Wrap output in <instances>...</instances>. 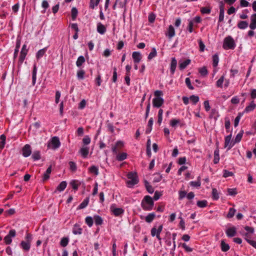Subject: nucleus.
I'll return each mask as SVG.
<instances>
[{"label": "nucleus", "mask_w": 256, "mask_h": 256, "mask_svg": "<svg viewBox=\"0 0 256 256\" xmlns=\"http://www.w3.org/2000/svg\"><path fill=\"white\" fill-rule=\"evenodd\" d=\"M154 98L152 100V104L154 107L160 108L164 104V99L162 98L163 93L161 90H156L154 93Z\"/></svg>", "instance_id": "1"}, {"label": "nucleus", "mask_w": 256, "mask_h": 256, "mask_svg": "<svg viewBox=\"0 0 256 256\" xmlns=\"http://www.w3.org/2000/svg\"><path fill=\"white\" fill-rule=\"evenodd\" d=\"M236 46V42L231 36H228L224 38L222 44L224 49L226 50H234Z\"/></svg>", "instance_id": "2"}, {"label": "nucleus", "mask_w": 256, "mask_h": 256, "mask_svg": "<svg viewBox=\"0 0 256 256\" xmlns=\"http://www.w3.org/2000/svg\"><path fill=\"white\" fill-rule=\"evenodd\" d=\"M142 208L146 210H150L154 206V202L152 198L149 196H146L142 202Z\"/></svg>", "instance_id": "3"}, {"label": "nucleus", "mask_w": 256, "mask_h": 256, "mask_svg": "<svg viewBox=\"0 0 256 256\" xmlns=\"http://www.w3.org/2000/svg\"><path fill=\"white\" fill-rule=\"evenodd\" d=\"M127 176V185L130 188L133 186L138 182V176L136 172H130L128 174Z\"/></svg>", "instance_id": "4"}, {"label": "nucleus", "mask_w": 256, "mask_h": 256, "mask_svg": "<svg viewBox=\"0 0 256 256\" xmlns=\"http://www.w3.org/2000/svg\"><path fill=\"white\" fill-rule=\"evenodd\" d=\"M60 145L59 138L56 136L52 138L48 144V147L52 150L58 148Z\"/></svg>", "instance_id": "5"}, {"label": "nucleus", "mask_w": 256, "mask_h": 256, "mask_svg": "<svg viewBox=\"0 0 256 256\" xmlns=\"http://www.w3.org/2000/svg\"><path fill=\"white\" fill-rule=\"evenodd\" d=\"M110 211L116 216H120L124 212V210L122 208L117 207L115 204L110 206Z\"/></svg>", "instance_id": "6"}, {"label": "nucleus", "mask_w": 256, "mask_h": 256, "mask_svg": "<svg viewBox=\"0 0 256 256\" xmlns=\"http://www.w3.org/2000/svg\"><path fill=\"white\" fill-rule=\"evenodd\" d=\"M16 236V232L14 230H10L8 234L4 238V240L6 244H10L12 242V238H14Z\"/></svg>", "instance_id": "7"}, {"label": "nucleus", "mask_w": 256, "mask_h": 256, "mask_svg": "<svg viewBox=\"0 0 256 256\" xmlns=\"http://www.w3.org/2000/svg\"><path fill=\"white\" fill-rule=\"evenodd\" d=\"M232 134L225 137L224 148H226L227 150H230L236 144L234 140H232Z\"/></svg>", "instance_id": "8"}, {"label": "nucleus", "mask_w": 256, "mask_h": 256, "mask_svg": "<svg viewBox=\"0 0 256 256\" xmlns=\"http://www.w3.org/2000/svg\"><path fill=\"white\" fill-rule=\"evenodd\" d=\"M28 49L26 44L22 46V48L20 51V56L19 58V63L21 65L24 60L26 56L28 54Z\"/></svg>", "instance_id": "9"}, {"label": "nucleus", "mask_w": 256, "mask_h": 256, "mask_svg": "<svg viewBox=\"0 0 256 256\" xmlns=\"http://www.w3.org/2000/svg\"><path fill=\"white\" fill-rule=\"evenodd\" d=\"M162 228L163 226L162 224L160 225L157 228L156 227L152 228L151 230V235L152 236L160 235L162 231Z\"/></svg>", "instance_id": "10"}, {"label": "nucleus", "mask_w": 256, "mask_h": 256, "mask_svg": "<svg viewBox=\"0 0 256 256\" xmlns=\"http://www.w3.org/2000/svg\"><path fill=\"white\" fill-rule=\"evenodd\" d=\"M22 156L24 157H28L32 153L30 146L28 144L25 145L22 149Z\"/></svg>", "instance_id": "11"}, {"label": "nucleus", "mask_w": 256, "mask_h": 256, "mask_svg": "<svg viewBox=\"0 0 256 256\" xmlns=\"http://www.w3.org/2000/svg\"><path fill=\"white\" fill-rule=\"evenodd\" d=\"M166 35L170 39H171L175 36V30L172 26L170 25L168 26L167 32L166 33Z\"/></svg>", "instance_id": "12"}, {"label": "nucleus", "mask_w": 256, "mask_h": 256, "mask_svg": "<svg viewBox=\"0 0 256 256\" xmlns=\"http://www.w3.org/2000/svg\"><path fill=\"white\" fill-rule=\"evenodd\" d=\"M132 58L135 64H138L142 60V54L138 52H134L132 54Z\"/></svg>", "instance_id": "13"}, {"label": "nucleus", "mask_w": 256, "mask_h": 256, "mask_svg": "<svg viewBox=\"0 0 256 256\" xmlns=\"http://www.w3.org/2000/svg\"><path fill=\"white\" fill-rule=\"evenodd\" d=\"M256 108V104H254V101L250 102V103L247 106L244 110V112L248 113L254 110Z\"/></svg>", "instance_id": "14"}, {"label": "nucleus", "mask_w": 256, "mask_h": 256, "mask_svg": "<svg viewBox=\"0 0 256 256\" xmlns=\"http://www.w3.org/2000/svg\"><path fill=\"white\" fill-rule=\"evenodd\" d=\"M236 230L234 226L230 227L226 230V234L228 237H232L236 235Z\"/></svg>", "instance_id": "15"}, {"label": "nucleus", "mask_w": 256, "mask_h": 256, "mask_svg": "<svg viewBox=\"0 0 256 256\" xmlns=\"http://www.w3.org/2000/svg\"><path fill=\"white\" fill-rule=\"evenodd\" d=\"M191 62L190 60L187 59L184 61H180L178 68L180 70H184Z\"/></svg>", "instance_id": "16"}, {"label": "nucleus", "mask_w": 256, "mask_h": 256, "mask_svg": "<svg viewBox=\"0 0 256 256\" xmlns=\"http://www.w3.org/2000/svg\"><path fill=\"white\" fill-rule=\"evenodd\" d=\"M177 66V61L175 58H172L170 66V71L172 74H174L175 72L176 68Z\"/></svg>", "instance_id": "17"}, {"label": "nucleus", "mask_w": 256, "mask_h": 256, "mask_svg": "<svg viewBox=\"0 0 256 256\" xmlns=\"http://www.w3.org/2000/svg\"><path fill=\"white\" fill-rule=\"evenodd\" d=\"M250 21V28L252 30H255L256 28V13L252 15Z\"/></svg>", "instance_id": "18"}, {"label": "nucleus", "mask_w": 256, "mask_h": 256, "mask_svg": "<svg viewBox=\"0 0 256 256\" xmlns=\"http://www.w3.org/2000/svg\"><path fill=\"white\" fill-rule=\"evenodd\" d=\"M224 4L222 2L220 3V16L218 18V21L221 22L224 20Z\"/></svg>", "instance_id": "19"}, {"label": "nucleus", "mask_w": 256, "mask_h": 256, "mask_svg": "<svg viewBox=\"0 0 256 256\" xmlns=\"http://www.w3.org/2000/svg\"><path fill=\"white\" fill-rule=\"evenodd\" d=\"M20 246L21 248L26 251H28L30 248V241H22Z\"/></svg>", "instance_id": "20"}, {"label": "nucleus", "mask_w": 256, "mask_h": 256, "mask_svg": "<svg viewBox=\"0 0 256 256\" xmlns=\"http://www.w3.org/2000/svg\"><path fill=\"white\" fill-rule=\"evenodd\" d=\"M79 152L83 158H86L88 154L89 148L87 146H83L80 149Z\"/></svg>", "instance_id": "21"}, {"label": "nucleus", "mask_w": 256, "mask_h": 256, "mask_svg": "<svg viewBox=\"0 0 256 256\" xmlns=\"http://www.w3.org/2000/svg\"><path fill=\"white\" fill-rule=\"evenodd\" d=\"M97 31L99 34H103L106 31V28L102 23L98 22L97 24Z\"/></svg>", "instance_id": "22"}, {"label": "nucleus", "mask_w": 256, "mask_h": 256, "mask_svg": "<svg viewBox=\"0 0 256 256\" xmlns=\"http://www.w3.org/2000/svg\"><path fill=\"white\" fill-rule=\"evenodd\" d=\"M66 181H62L57 186L56 190L59 192H62L66 188Z\"/></svg>", "instance_id": "23"}, {"label": "nucleus", "mask_w": 256, "mask_h": 256, "mask_svg": "<svg viewBox=\"0 0 256 256\" xmlns=\"http://www.w3.org/2000/svg\"><path fill=\"white\" fill-rule=\"evenodd\" d=\"M155 216L156 214L154 213H150L145 217V220L148 223H150L153 221Z\"/></svg>", "instance_id": "24"}, {"label": "nucleus", "mask_w": 256, "mask_h": 256, "mask_svg": "<svg viewBox=\"0 0 256 256\" xmlns=\"http://www.w3.org/2000/svg\"><path fill=\"white\" fill-rule=\"evenodd\" d=\"M46 50V48H44L39 50L36 54V57L37 59H40L42 58L45 54Z\"/></svg>", "instance_id": "25"}, {"label": "nucleus", "mask_w": 256, "mask_h": 256, "mask_svg": "<svg viewBox=\"0 0 256 256\" xmlns=\"http://www.w3.org/2000/svg\"><path fill=\"white\" fill-rule=\"evenodd\" d=\"M94 220L96 225H101L103 222L102 218L98 215L94 216Z\"/></svg>", "instance_id": "26"}, {"label": "nucleus", "mask_w": 256, "mask_h": 256, "mask_svg": "<svg viewBox=\"0 0 256 256\" xmlns=\"http://www.w3.org/2000/svg\"><path fill=\"white\" fill-rule=\"evenodd\" d=\"M89 172L94 174L96 176L98 174V168L97 166H92L89 168H88Z\"/></svg>", "instance_id": "27"}, {"label": "nucleus", "mask_w": 256, "mask_h": 256, "mask_svg": "<svg viewBox=\"0 0 256 256\" xmlns=\"http://www.w3.org/2000/svg\"><path fill=\"white\" fill-rule=\"evenodd\" d=\"M52 172V166H50L46 170V172L44 174L43 180H46L50 178V174Z\"/></svg>", "instance_id": "28"}, {"label": "nucleus", "mask_w": 256, "mask_h": 256, "mask_svg": "<svg viewBox=\"0 0 256 256\" xmlns=\"http://www.w3.org/2000/svg\"><path fill=\"white\" fill-rule=\"evenodd\" d=\"M198 72L202 76H205L208 74L207 68L206 66H202L198 68Z\"/></svg>", "instance_id": "29"}, {"label": "nucleus", "mask_w": 256, "mask_h": 256, "mask_svg": "<svg viewBox=\"0 0 256 256\" xmlns=\"http://www.w3.org/2000/svg\"><path fill=\"white\" fill-rule=\"evenodd\" d=\"M244 230L247 232L246 234V238H248L249 234H252L254 232V228L252 227H250L248 226H246L244 228Z\"/></svg>", "instance_id": "30"}, {"label": "nucleus", "mask_w": 256, "mask_h": 256, "mask_svg": "<svg viewBox=\"0 0 256 256\" xmlns=\"http://www.w3.org/2000/svg\"><path fill=\"white\" fill-rule=\"evenodd\" d=\"M127 158V154L126 152L118 154L116 156V160L118 161H122Z\"/></svg>", "instance_id": "31"}, {"label": "nucleus", "mask_w": 256, "mask_h": 256, "mask_svg": "<svg viewBox=\"0 0 256 256\" xmlns=\"http://www.w3.org/2000/svg\"><path fill=\"white\" fill-rule=\"evenodd\" d=\"M224 80V76H222L216 82V86L218 88H222V84Z\"/></svg>", "instance_id": "32"}, {"label": "nucleus", "mask_w": 256, "mask_h": 256, "mask_svg": "<svg viewBox=\"0 0 256 256\" xmlns=\"http://www.w3.org/2000/svg\"><path fill=\"white\" fill-rule=\"evenodd\" d=\"M197 206L200 208H204L207 206L208 202L206 200H198L196 202Z\"/></svg>", "instance_id": "33"}, {"label": "nucleus", "mask_w": 256, "mask_h": 256, "mask_svg": "<svg viewBox=\"0 0 256 256\" xmlns=\"http://www.w3.org/2000/svg\"><path fill=\"white\" fill-rule=\"evenodd\" d=\"M248 22L246 21H240L238 22V26L240 29H245L248 26Z\"/></svg>", "instance_id": "34"}, {"label": "nucleus", "mask_w": 256, "mask_h": 256, "mask_svg": "<svg viewBox=\"0 0 256 256\" xmlns=\"http://www.w3.org/2000/svg\"><path fill=\"white\" fill-rule=\"evenodd\" d=\"M85 62V58L83 56H80L78 58L76 62V65L77 66H80L83 63Z\"/></svg>", "instance_id": "35"}, {"label": "nucleus", "mask_w": 256, "mask_h": 256, "mask_svg": "<svg viewBox=\"0 0 256 256\" xmlns=\"http://www.w3.org/2000/svg\"><path fill=\"white\" fill-rule=\"evenodd\" d=\"M190 185L194 187L198 188L200 186L201 183L200 181V178L198 177V180L196 181H192L190 183Z\"/></svg>", "instance_id": "36"}, {"label": "nucleus", "mask_w": 256, "mask_h": 256, "mask_svg": "<svg viewBox=\"0 0 256 256\" xmlns=\"http://www.w3.org/2000/svg\"><path fill=\"white\" fill-rule=\"evenodd\" d=\"M72 232L74 234H80L82 232V229L79 226L76 224Z\"/></svg>", "instance_id": "37"}, {"label": "nucleus", "mask_w": 256, "mask_h": 256, "mask_svg": "<svg viewBox=\"0 0 256 256\" xmlns=\"http://www.w3.org/2000/svg\"><path fill=\"white\" fill-rule=\"evenodd\" d=\"M86 223L88 224L89 227L92 226L94 223V218L91 216H87L85 220Z\"/></svg>", "instance_id": "38"}, {"label": "nucleus", "mask_w": 256, "mask_h": 256, "mask_svg": "<svg viewBox=\"0 0 256 256\" xmlns=\"http://www.w3.org/2000/svg\"><path fill=\"white\" fill-rule=\"evenodd\" d=\"M69 242V238H62L60 242V244L63 247L66 246Z\"/></svg>", "instance_id": "39"}, {"label": "nucleus", "mask_w": 256, "mask_h": 256, "mask_svg": "<svg viewBox=\"0 0 256 256\" xmlns=\"http://www.w3.org/2000/svg\"><path fill=\"white\" fill-rule=\"evenodd\" d=\"M212 196L214 200H218L219 198V193L216 188H213L212 190Z\"/></svg>", "instance_id": "40"}, {"label": "nucleus", "mask_w": 256, "mask_h": 256, "mask_svg": "<svg viewBox=\"0 0 256 256\" xmlns=\"http://www.w3.org/2000/svg\"><path fill=\"white\" fill-rule=\"evenodd\" d=\"M89 202V198H86L78 206L79 209H82L86 208Z\"/></svg>", "instance_id": "41"}, {"label": "nucleus", "mask_w": 256, "mask_h": 256, "mask_svg": "<svg viewBox=\"0 0 256 256\" xmlns=\"http://www.w3.org/2000/svg\"><path fill=\"white\" fill-rule=\"evenodd\" d=\"M156 54L157 52L156 49L154 48H152V51L148 54V58L150 60H152L156 56Z\"/></svg>", "instance_id": "42"}, {"label": "nucleus", "mask_w": 256, "mask_h": 256, "mask_svg": "<svg viewBox=\"0 0 256 256\" xmlns=\"http://www.w3.org/2000/svg\"><path fill=\"white\" fill-rule=\"evenodd\" d=\"M0 139L1 140V142H0V148L1 149H2L4 147L6 144V136L4 134L1 135L0 136Z\"/></svg>", "instance_id": "43"}, {"label": "nucleus", "mask_w": 256, "mask_h": 256, "mask_svg": "<svg viewBox=\"0 0 256 256\" xmlns=\"http://www.w3.org/2000/svg\"><path fill=\"white\" fill-rule=\"evenodd\" d=\"M221 248L223 252H226L230 249L228 244L225 243L223 240L221 242Z\"/></svg>", "instance_id": "44"}, {"label": "nucleus", "mask_w": 256, "mask_h": 256, "mask_svg": "<svg viewBox=\"0 0 256 256\" xmlns=\"http://www.w3.org/2000/svg\"><path fill=\"white\" fill-rule=\"evenodd\" d=\"M190 100L194 104H196L199 101V97L197 96L192 95L190 97Z\"/></svg>", "instance_id": "45"}, {"label": "nucleus", "mask_w": 256, "mask_h": 256, "mask_svg": "<svg viewBox=\"0 0 256 256\" xmlns=\"http://www.w3.org/2000/svg\"><path fill=\"white\" fill-rule=\"evenodd\" d=\"M219 160H220V157H219L218 150H215L214 152V164H217Z\"/></svg>", "instance_id": "46"}, {"label": "nucleus", "mask_w": 256, "mask_h": 256, "mask_svg": "<svg viewBox=\"0 0 256 256\" xmlns=\"http://www.w3.org/2000/svg\"><path fill=\"white\" fill-rule=\"evenodd\" d=\"M85 72L84 70H79L77 72V77L80 80H82L84 78Z\"/></svg>", "instance_id": "47"}, {"label": "nucleus", "mask_w": 256, "mask_h": 256, "mask_svg": "<svg viewBox=\"0 0 256 256\" xmlns=\"http://www.w3.org/2000/svg\"><path fill=\"white\" fill-rule=\"evenodd\" d=\"M213 66L214 67H216L219 62V58L217 54H214L212 56Z\"/></svg>", "instance_id": "48"}, {"label": "nucleus", "mask_w": 256, "mask_h": 256, "mask_svg": "<svg viewBox=\"0 0 256 256\" xmlns=\"http://www.w3.org/2000/svg\"><path fill=\"white\" fill-rule=\"evenodd\" d=\"M32 158L34 160H38L40 158V153L38 151L34 152L32 154Z\"/></svg>", "instance_id": "49"}, {"label": "nucleus", "mask_w": 256, "mask_h": 256, "mask_svg": "<svg viewBox=\"0 0 256 256\" xmlns=\"http://www.w3.org/2000/svg\"><path fill=\"white\" fill-rule=\"evenodd\" d=\"M236 212V210L233 208H230L228 211V212L227 214L228 218H232Z\"/></svg>", "instance_id": "50"}, {"label": "nucleus", "mask_w": 256, "mask_h": 256, "mask_svg": "<svg viewBox=\"0 0 256 256\" xmlns=\"http://www.w3.org/2000/svg\"><path fill=\"white\" fill-rule=\"evenodd\" d=\"M180 245L182 246L184 249V250L187 252H192V248L188 246L185 243L180 244Z\"/></svg>", "instance_id": "51"}, {"label": "nucleus", "mask_w": 256, "mask_h": 256, "mask_svg": "<svg viewBox=\"0 0 256 256\" xmlns=\"http://www.w3.org/2000/svg\"><path fill=\"white\" fill-rule=\"evenodd\" d=\"M180 122V121L176 119H172L170 121V126L172 127H176L177 124H178Z\"/></svg>", "instance_id": "52"}, {"label": "nucleus", "mask_w": 256, "mask_h": 256, "mask_svg": "<svg viewBox=\"0 0 256 256\" xmlns=\"http://www.w3.org/2000/svg\"><path fill=\"white\" fill-rule=\"evenodd\" d=\"M242 134H243V133L242 132H240L239 134H238L235 138H234V142H235V144L236 143H238L239 142L240 140H241V139L242 138Z\"/></svg>", "instance_id": "53"}, {"label": "nucleus", "mask_w": 256, "mask_h": 256, "mask_svg": "<svg viewBox=\"0 0 256 256\" xmlns=\"http://www.w3.org/2000/svg\"><path fill=\"white\" fill-rule=\"evenodd\" d=\"M72 17L73 20H74L78 14V10L76 8H73L72 9Z\"/></svg>", "instance_id": "54"}, {"label": "nucleus", "mask_w": 256, "mask_h": 256, "mask_svg": "<svg viewBox=\"0 0 256 256\" xmlns=\"http://www.w3.org/2000/svg\"><path fill=\"white\" fill-rule=\"evenodd\" d=\"M86 104V102L85 100H82L78 104V108L80 110L84 109Z\"/></svg>", "instance_id": "55"}, {"label": "nucleus", "mask_w": 256, "mask_h": 256, "mask_svg": "<svg viewBox=\"0 0 256 256\" xmlns=\"http://www.w3.org/2000/svg\"><path fill=\"white\" fill-rule=\"evenodd\" d=\"M162 114H163V110L162 109H160L158 111V122L159 123V124H160L162 122Z\"/></svg>", "instance_id": "56"}, {"label": "nucleus", "mask_w": 256, "mask_h": 256, "mask_svg": "<svg viewBox=\"0 0 256 256\" xmlns=\"http://www.w3.org/2000/svg\"><path fill=\"white\" fill-rule=\"evenodd\" d=\"M42 8H44L42 11V13H45L46 9L49 6L48 2L46 0H43L42 4Z\"/></svg>", "instance_id": "57"}, {"label": "nucleus", "mask_w": 256, "mask_h": 256, "mask_svg": "<svg viewBox=\"0 0 256 256\" xmlns=\"http://www.w3.org/2000/svg\"><path fill=\"white\" fill-rule=\"evenodd\" d=\"M69 166L70 170L72 172H75L76 170V164L73 162H69Z\"/></svg>", "instance_id": "58"}, {"label": "nucleus", "mask_w": 256, "mask_h": 256, "mask_svg": "<svg viewBox=\"0 0 256 256\" xmlns=\"http://www.w3.org/2000/svg\"><path fill=\"white\" fill-rule=\"evenodd\" d=\"M228 194L230 196H235L237 194V191L236 188H228Z\"/></svg>", "instance_id": "59"}, {"label": "nucleus", "mask_w": 256, "mask_h": 256, "mask_svg": "<svg viewBox=\"0 0 256 256\" xmlns=\"http://www.w3.org/2000/svg\"><path fill=\"white\" fill-rule=\"evenodd\" d=\"M234 175V173L232 172H229L227 170H224L223 176L224 178H227L228 176H232Z\"/></svg>", "instance_id": "60"}, {"label": "nucleus", "mask_w": 256, "mask_h": 256, "mask_svg": "<svg viewBox=\"0 0 256 256\" xmlns=\"http://www.w3.org/2000/svg\"><path fill=\"white\" fill-rule=\"evenodd\" d=\"M98 2L96 1V0H90V7L91 8L94 9L96 6L98 5Z\"/></svg>", "instance_id": "61"}, {"label": "nucleus", "mask_w": 256, "mask_h": 256, "mask_svg": "<svg viewBox=\"0 0 256 256\" xmlns=\"http://www.w3.org/2000/svg\"><path fill=\"white\" fill-rule=\"evenodd\" d=\"M90 141L91 140L90 138L88 136H86L82 140L83 143L84 144H90Z\"/></svg>", "instance_id": "62"}, {"label": "nucleus", "mask_w": 256, "mask_h": 256, "mask_svg": "<svg viewBox=\"0 0 256 256\" xmlns=\"http://www.w3.org/2000/svg\"><path fill=\"white\" fill-rule=\"evenodd\" d=\"M200 11L204 14H208L210 12V9L208 8L203 7L201 8Z\"/></svg>", "instance_id": "63"}, {"label": "nucleus", "mask_w": 256, "mask_h": 256, "mask_svg": "<svg viewBox=\"0 0 256 256\" xmlns=\"http://www.w3.org/2000/svg\"><path fill=\"white\" fill-rule=\"evenodd\" d=\"M178 195H179V198H178L180 200H182V198H184L185 196H186V193L185 191L184 190H180L179 192H178Z\"/></svg>", "instance_id": "64"}]
</instances>
